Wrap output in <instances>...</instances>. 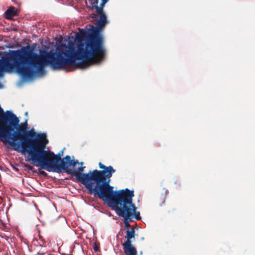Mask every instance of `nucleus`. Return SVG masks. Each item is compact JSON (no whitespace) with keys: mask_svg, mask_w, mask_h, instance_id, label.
<instances>
[{"mask_svg":"<svg viewBox=\"0 0 255 255\" xmlns=\"http://www.w3.org/2000/svg\"><path fill=\"white\" fill-rule=\"evenodd\" d=\"M36 44L22 47L15 50L4 51L0 57V64H67L74 58L69 51L57 53L40 49L37 54L34 51Z\"/></svg>","mask_w":255,"mask_h":255,"instance_id":"obj_1","label":"nucleus"},{"mask_svg":"<svg viewBox=\"0 0 255 255\" xmlns=\"http://www.w3.org/2000/svg\"><path fill=\"white\" fill-rule=\"evenodd\" d=\"M86 38L88 39L85 49L83 48V44H79L77 46V54L70 50L64 51L63 49L59 47L56 48L55 53H57L58 51H62L64 53L67 51H70L74 60L66 62L68 64H88L84 62H75V61L78 58V57L86 61L92 60L96 63L102 62L105 58V50L103 46V39L102 36L99 35L98 29L93 26L91 29L88 30L79 29V32L76 33L75 40L79 43L81 42ZM52 51L54 52L53 50Z\"/></svg>","mask_w":255,"mask_h":255,"instance_id":"obj_2","label":"nucleus"},{"mask_svg":"<svg viewBox=\"0 0 255 255\" xmlns=\"http://www.w3.org/2000/svg\"><path fill=\"white\" fill-rule=\"evenodd\" d=\"M99 167L102 170H93L91 194L108 204L117 198L118 195L124 192L125 190L115 191L114 187L110 185V178L116 172L112 166H107L100 162Z\"/></svg>","mask_w":255,"mask_h":255,"instance_id":"obj_3","label":"nucleus"},{"mask_svg":"<svg viewBox=\"0 0 255 255\" xmlns=\"http://www.w3.org/2000/svg\"><path fill=\"white\" fill-rule=\"evenodd\" d=\"M31 132L26 133L27 138L24 141L25 147H21L20 150L22 154L27 153L28 160L34 163L40 157L51 152L50 150L45 149L48 142L46 133H38L33 128Z\"/></svg>","mask_w":255,"mask_h":255,"instance_id":"obj_4","label":"nucleus"},{"mask_svg":"<svg viewBox=\"0 0 255 255\" xmlns=\"http://www.w3.org/2000/svg\"><path fill=\"white\" fill-rule=\"evenodd\" d=\"M51 154L47 153L38 158L33 163H36L38 165H35L36 166H40L48 172L54 171L60 173L62 168H65L64 158H61L63 155V151H60L58 154H55L52 151Z\"/></svg>","mask_w":255,"mask_h":255,"instance_id":"obj_5","label":"nucleus"},{"mask_svg":"<svg viewBox=\"0 0 255 255\" xmlns=\"http://www.w3.org/2000/svg\"><path fill=\"white\" fill-rule=\"evenodd\" d=\"M134 196L133 190H130L126 188L124 192L117 196V197L111 201L109 204L110 206H118L121 209L124 210V208H128L131 213V218L133 216L136 220L141 219L140 213L136 211V207L132 203V197Z\"/></svg>","mask_w":255,"mask_h":255,"instance_id":"obj_6","label":"nucleus"},{"mask_svg":"<svg viewBox=\"0 0 255 255\" xmlns=\"http://www.w3.org/2000/svg\"><path fill=\"white\" fill-rule=\"evenodd\" d=\"M19 66L18 75L21 78L17 84V87H22L25 82L31 81L35 78H41L46 75L45 69L41 65H24Z\"/></svg>","mask_w":255,"mask_h":255,"instance_id":"obj_7","label":"nucleus"},{"mask_svg":"<svg viewBox=\"0 0 255 255\" xmlns=\"http://www.w3.org/2000/svg\"><path fill=\"white\" fill-rule=\"evenodd\" d=\"M85 168V166L79 167L77 169H74L73 172H72L70 175L74 176L76 180L84 185L88 190V192L91 194L93 170H90L88 172L84 173L83 172Z\"/></svg>","mask_w":255,"mask_h":255,"instance_id":"obj_8","label":"nucleus"},{"mask_svg":"<svg viewBox=\"0 0 255 255\" xmlns=\"http://www.w3.org/2000/svg\"><path fill=\"white\" fill-rule=\"evenodd\" d=\"M43 68L47 67L51 71H59L64 72L74 71L76 70L82 71L88 69L91 65H43Z\"/></svg>","mask_w":255,"mask_h":255,"instance_id":"obj_9","label":"nucleus"},{"mask_svg":"<svg viewBox=\"0 0 255 255\" xmlns=\"http://www.w3.org/2000/svg\"><path fill=\"white\" fill-rule=\"evenodd\" d=\"M113 207L114 208V210L118 215L124 218L126 227H129L130 226L129 222L132 221L130 210L127 208L123 210L121 209L118 206H113Z\"/></svg>","mask_w":255,"mask_h":255,"instance_id":"obj_10","label":"nucleus"},{"mask_svg":"<svg viewBox=\"0 0 255 255\" xmlns=\"http://www.w3.org/2000/svg\"><path fill=\"white\" fill-rule=\"evenodd\" d=\"M19 65H0V78L4 75L5 72L8 73H16L18 74V69ZM3 87V85L0 82V89Z\"/></svg>","mask_w":255,"mask_h":255,"instance_id":"obj_11","label":"nucleus"},{"mask_svg":"<svg viewBox=\"0 0 255 255\" xmlns=\"http://www.w3.org/2000/svg\"><path fill=\"white\" fill-rule=\"evenodd\" d=\"M65 162L64 164H65V168H62L61 171H63L64 172H66L67 174H71L72 172H73L74 168L73 169H69V166H73V167L77 164L79 163L78 161L74 160H71V157L69 155H66L65 157Z\"/></svg>","mask_w":255,"mask_h":255,"instance_id":"obj_12","label":"nucleus"},{"mask_svg":"<svg viewBox=\"0 0 255 255\" xmlns=\"http://www.w3.org/2000/svg\"><path fill=\"white\" fill-rule=\"evenodd\" d=\"M123 250L127 255H136L137 251L136 249L130 244H123Z\"/></svg>","mask_w":255,"mask_h":255,"instance_id":"obj_13","label":"nucleus"},{"mask_svg":"<svg viewBox=\"0 0 255 255\" xmlns=\"http://www.w3.org/2000/svg\"><path fill=\"white\" fill-rule=\"evenodd\" d=\"M17 9L14 6H10L5 12V17L7 19H12L13 16L17 15Z\"/></svg>","mask_w":255,"mask_h":255,"instance_id":"obj_14","label":"nucleus"},{"mask_svg":"<svg viewBox=\"0 0 255 255\" xmlns=\"http://www.w3.org/2000/svg\"><path fill=\"white\" fill-rule=\"evenodd\" d=\"M134 235H135V231L133 228L131 229L130 230H127L126 231V241L124 243L126 244H130L132 242V239L134 240Z\"/></svg>","mask_w":255,"mask_h":255,"instance_id":"obj_15","label":"nucleus"},{"mask_svg":"<svg viewBox=\"0 0 255 255\" xmlns=\"http://www.w3.org/2000/svg\"><path fill=\"white\" fill-rule=\"evenodd\" d=\"M99 14L100 15V16L97 21V26L99 29H100L105 26L107 22V20L106 16L104 13Z\"/></svg>","mask_w":255,"mask_h":255,"instance_id":"obj_16","label":"nucleus"},{"mask_svg":"<svg viewBox=\"0 0 255 255\" xmlns=\"http://www.w3.org/2000/svg\"><path fill=\"white\" fill-rule=\"evenodd\" d=\"M98 3L99 0H93V1L92 2V6L95 8L96 12L101 11V8H98Z\"/></svg>","mask_w":255,"mask_h":255,"instance_id":"obj_17","label":"nucleus"},{"mask_svg":"<svg viewBox=\"0 0 255 255\" xmlns=\"http://www.w3.org/2000/svg\"><path fill=\"white\" fill-rule=\"evenodd\" d=\"M109 1V0H102V2L100 4V6H98V8H101V11L99 12H96L98 14H101L103 12V7L104 6L105 4Z\"/></svg>","mask_w":255,"mask_h":255,"instance_id":"obj_18","label":"nucleus"},{"mask_svg":"<svg viewBox=\"0 0 255 255\" xmlns=\"http://www.w3.org/2000/svg\"><path fill=\"white\" fill-rule=\"evenodd\" d=\"M24 167L28 169V170L31 171L33 173H37L36 170L35 168L31 165H29L28 164H25Z\"/></svg>","mask_w":255,"mask_h":255,"instance_id":"obj_19","label":"nucleus"},{"mask_svg":"<svg viewBox=\"0 0 255 255\" xmlns=\"http://www.w3.org/2000/svg\"><path fill=\"white\" fill-rule=\"evenodd\" d=\"M93 249L95 252H98L99 251V247H98L96 243H94V245L93 246Z\"/></svg>","mask_w":255,"mask_h":255,"instance_id":"obj_20","label":"nucleus"},{"mask_svg":"<svg viewBox=\"0 0 255 255\" xmlns=\"http://www.w3.org/2000/svg\"><path fill=\"white\" fill-rule=\"evenodd\" d=\"M33 243L34 246H36L37 247H42V246L41 245L38 244L37 241H33Z\"/></svg>","mask_w":255,"mask_h":255,"instance_id":"obj_21","label":"nucleus"},{"mask_svg":"<svg viewBox=\"0 0 255 255\" xmlns=\"http://www.w3.org/2000/svg\"><path fill=\"white\" fill-rule=\"evenodd\" d=\"M39 173L41 175H47V173L44 171H43V170H39Z\"/></svg>","mask_w":255,"mask_h":255,"instance_id":"obj_22","label":"nucleus"},{"mask_svg":"<svg viewBox=\"0 0 255 255\" xmlns=\"http://www.w3.org/2000/svg\"><path fill=\"white\" fill-rule=\"evenodd\" d=\"M68 44L70 46H73V43H72V42H71V41H69L68 42Z\"/></svg>","mask_w":255,"mask_h":255,"instance_id":"obj_23","label":"nucleus"},{"mask_svg":"<svg viewBox=\"0 0 255 255\" xmlns=\"http://www.w3.org/2000/svg\"><path fill=\"white\" fill-rule=\"evenodd\" d=\"M1 48L0 47V57L1 56V55L3 54V53L4 52V51H1Z\"/></svg>","mask_w":255,"mask_h":255,"instance_id":"obj_24","label":"nucleus"},{"mask_svg":"<svg viewBox=\"0 0 255 255\" xmlns=\"http://www.w3.org/2000/svg\"><path fill=\"white\" fill-rule=\"evenodd\" d=\"M165 194H166V195H167V193H168V191L167 190L165 189Z\"/></svg>","mask_w":255,"mask_h":255,"instance_id":"obj_25","label":"nucleus"},{"mask_svg":"<svg viewBox=\"0 0 255 255\" xmlns=\"http://www.w3.org/2000/svg\"><path fill=\"white\" fill-rule=\"evenodd\" d=\"M78 164H80V165H83V162H79V163H78Z\"/></svg>","mask_w":255,"mask_h":255,"instance_id":"obj_26","label":"nucleus"},{"mask_svg":"<svg viewBox=\"0 0 255 255\" xmlns=\"http://www.w3.org/2000/svg\"><path fill=\"white\" fill-rule=\"evenodd\" d=\"M61 46L63 47V46H65V45L64 44H62L61 45Z\"/></svg>","mask_w":255,"mask_h":255,"instance_id":"obj_27","label":"nucleus"},{"mask_svg":"<svg viewBox=\"0 0 255 255\" xmlns=\"http://www.w3.org/2000/svg\"><path fill=\"white\" fill-rule=\"evenodd\" d=\"M39 254L43 255V254H44V253H39Z\"/></svg>","mask_w":255,"mask_h":255,"instance_id":"obj_28","label":"nucleus"},{"mask_svg":"<svg viewBox=\"0 0 255 255\" xmlns=\"http://www.w3.org/2000/svg\"><path fill=\"white\" fill-rule=\"evenodd\" d=\"M144 239L143 238H141V240H143Z\"/></svg>","mask_w":255,"mask_h":255,"instance_id":"obj_29","label":"nucleus"}]
</instances>
